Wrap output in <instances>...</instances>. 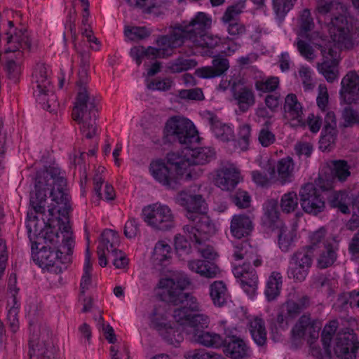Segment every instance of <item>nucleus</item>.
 Instances as JSON below:
<instances>
[{"label":"nucleus","instance_id":"63","mask_svg":"<svg viewBox=\"0 0 359 359\" xmlns=\"http://www.w3.org/2000/svg\"><path fill=\"white\" fill-rule=\"evenodd\" d=\"M306 122L309 130L313 133H317L322 126V118L313 114L309 115Z\"/></svg>","mask_w":359,"mask_h":359},{"label":"nucleus","instance_id":"41","mask_svg":"<svg viewBox=\"0 0 359 359\" xmlns=\"http://www.w3.org/2000/svg\"><path fill=\"white\" fill-rule=\"evenodd\" d=\"M282 285L283 276L280 273L272 272L268 278L264 291L266 297L269 301H273L280 295Z\"/></svg>","mask_w":359,"mask_h":359},{"label":"nucleus","instance_id":"5","mask_svg":"<svg viewBox=\"0 0 359 359\" xmlns=\"http://www.w3.org/2000/svg\"><path fill=\"white\" fill-rule=\"evenodd\" d=\"M190 284L189 278L184 276H175L173 278H163L158 283V288L161 290L167 301L182 306L173 311V318L181 325L189 326V321L202 311V305L198 299L190 293L183 291Z\"/></svg>","mask_w":359,"mask_h":359},{"label":"nucleus","instance_id":"45","mask_svg":"<svg viewBox=\"0 0 359 359\" xmlns=\"http://www.w3.org/2000/svg\"><path fill=\"white\" fill-rule=\"evenodd\" d=\"M197 65L196 60L180 57L168 64V69L171 73H180L194 68Z\"/></svg>","mask_w":359,"mask_h":359},{"label":"nucleus","instance_id":"56","mask_svg":"<svg viewBox=\"0 0 359 359\" xmlns=\"http://www.w3.org/2000/svg\"><path fill=\"white\" fill-rule=\"evenodd\" d=\"M177 96L183 100H203L204 95L199 88L191 89H183L178 91Z\"/></svg>","mask_w":359,"mask_h":359},{"label":"nucleus","instance_id":"8","mask_svg":"<svg viewBox=\"0 0 359 359\" xmlns=\"http://www.w3.org/2000/svg\"><path fill=\"white\" fill-rule=\"evenodd\" d=\"M254 251L255 248L246 241L233 243L232 259L236 262L245 260L243 265L233 267V273L242 289L251 299L255 295L258 283L257 272L250 265V259L254 257Z\"/></svg>","mask_w":359,"mask_h":359},{"label":"nucleus","instance_id":"25","mask_svg":"<svg viewBox=\"0 0 359 359\" xmlns=\"http://www.w3.org/2000/svg\"><path fill=\"white\" fill-rule=\"evenodd\" d=\"M223 352L231 359H247L252 355V351L248 341L232 336L229 341L224 339Z\"/></svg>","mask_w":359,"mask_h":359},{"label":"nucleus","instance_id":"32","mask_svg":"<svg viewBox=\"0 0 359 359\" xmlns=\"http://www.w3.org/2000/svg\"><path fill=\"white\" fill-rule=\"evenodd\" d=\"M189 269L202 277L207 278H215L220 273L219 267L213 262L196 259L188 262Z\"/></svg>","mask_w":359,"mask_h":359},{"label":"nucleus","instance_id":"52","mask_svg":"<svg viewBox=\"0 0 359 359\" xmlns=\"http://www.w3.org/2000/svg\"><path fill=\"white\" fill-rule=\"evenodd\" d=\"M186 359H225L221 354L208 352L203 349H195L184 354Z\"/></svg>","mask_w":359,"mask_h":359},{"label":"nucleus","instance_id":"34","mask_svg":"<svg viewBox=\"0 0 359 359\" xmlns=\"http://www.w3.org/2000/svg\"><path fill=\"white\" fill-rule=\"evenodd\" d=\"M232 95L239 109L243 112L247 111L255 103V93L250 87L233 88Z\"/></svg>","mask_w":359,"mask_h":359},{"label":"nucleus","instance_id":"59","mask_svg":"<svg viewBox=\"0 0 359 359\" xmlns=\"http://www.w3.org/2000/svg\"><path fill=\"white\" fill-rule=\"evenodd\" d=\"M297 46L301 55L306 60L311 61L315 58L316 55L312 47L308 43L303 41V39L298 37Z\"/></svg>","mask_w":359,"mask_h":359},{"label":"nucleus","instance_id":"48","mask_svg":"<svg viewBox=\"0 0 359 359\" xmlns=\"http://www.w3.org/2000/svg\"><path fill=\"white\" fill-rule=\"evenodd\" d=\"M338 321L333 320L326 324L323 330L321 340L325 351H328L333 335L336 333L338 327Z\"/></svg>","mask_w":359,"mask_h":359},{"label":"nucleus","instance_id":"44","mask_svg":"<svg viewBox=\"0 0 359 359\" xmlns=\"http://www.w3.org/2000/svg\"><path fill=\"white\" fill-rule=\"evenodd\" d=\"M335 238L328 236L325 227H320L309 235V245L305 248H309V251L314 250L316 248L322 249L325 248V243Z\"/></svg>","mask_w":359,"mask_h":359},{"label":"nucleus","instance_id":"64","mask_svg":"<svg viewBox=\"0 0 359 359\" xmlns=\"http://www.w3.org/2000/svg\"><path fill=\"white\" fill-rule=\"evenodd\" d=\"M294 151L299 156L309 157L313 151V147L309 142H297L294 146Z\"/></svg>","mask_w":359,"mask_h":359},{"label":"nucleus","instance_id":"47","mask_svg":"<svg viewBox=\"0 0 359 359\" xmlns=\"http://www.w3.org/2000/svg\"><path fill=\"white\" fill-rule=\"evenodd\" d=\"M332 173L340 182H344L351 175L350 166L344 160H336L332 162Z\"/></svg>","mask_w":359,"mask_h":359},{"label":"nucleus","instance_id":"18","mask_svg":"<svg viewBox=\"0 0 359 359\" xmlns=\"http://www.w3.org/2000/svg\"><path fill=\"white\" fill-rule=\"evenodd\" d=\"M245 8V1L240 0L228 6L221 18L222 25L232 40L239 38L246 32L245 26L238 20Z\"/></svg>","mask_w":359,"mask_h":359},{"label":"nucleus","instance_id":"15","mask_svg":"<svg viewBox=\"0 0 359 359\" xmlns=\"http://www.w3.org/2000/svg\"><path fill=\"white\" fill-rule=\"evenodd\" d=\"M321 328L320 323L316 319H312L310 315H302L297 320L291 330L293 341L301 342L306 341L313 355H318L320 347L316 344L319 338Z\"/></svg>","mask_w":359,"mask_h":359},{"label":"nucleus","instance_id":"23","mask_svg":"<svg viewBox=\"0 0 359 359\" xmlns=\"http://www.w3.org/2000/svg\"><path fill=\"white\" fill-rule=\"evenodd\" d=\"M17 279L15 274L10 276L8 284L7 300V320L9 327L13 332H16L19 329L18 313L20 310V302L17 298L19 288L16 286Z\"/></svg>","mask_w":359,"mask_h":359},{"label":"nucleus","instance_id":"21","mask_svg":"<svg viewBox=\"0 0 359 359\" xmlns=\"http://www.w3.org/2000/svg\"><path fill=\"white\" fill-rule=\"evenodd\" d=\"M168 312L164 306L156 307L149 316L150 325L156 330L169 343L174 344L175 342L180 343L182 337L177 334L175 338V333L177 332L167 319Z\"/></svg>","mask_w":359,"mask_h":359},{"label":"nucleus","instance_id":"54","mask_svg":"<svg viewBox=\"0 0 359 359\" xmlns=\"http://www.w3.org/2000/svg\"><path fill=\"white\" fill-rule=\"evenodd\" d=\"M298 74L304 90H312L314 88V83L312 79L311 69L306 66H302L299 69Z\"/></svg>","mask_w":359,"mask_h":359},{"label":"nucleus","instance_id":"50","mask_svg":"<svg viewBox=\"0 0 359 359\" xmlns=\"http://www.w3.org/2000/svg\"><path fill=\"white\" fill-rule=\"evenodd\" d=\"M207 241L199 240L198 241L194 242L197 251L201 257L205 259H215L217 257V253L213 246L207 243Z\"/></svg>","mask_w":359,"mask_h":359},{"label":"nucleus","instance_id":"62","mask_svg":"<svg viewBox=\"0 0 359 359\" xmlns=\"http://www.w3.org/2000/svg\"><path fill=\"white\" fill-rule=\"evenodd\" d=\"M114 257L113 264L116 269H125L128 264V259L121 250L111 254Z\"/></svg>","mask_w":359,"mask_h":359},{"label":"nucleus","instance_id":"49","mask_svg":"<svg viewBox=\"0 0 359 359\" xmlns=\"http://www.w3.org/2000/svg\"><path fill=\"white\" fill-rule=\"evenodd\" d=\"M279 79L276 76H271L264 80H259L255 82V88L262 93L275 91L279 86Z\"/></svg>","mask_w":359,"mask_h":359},{"label":"nucleus","instance_id":"11","mask_svg":"<svg viewBox=\"0 0 359 359\" xmlns=\"http://www.w3.org/2000/svg\"><path fill=\"white\" fill-rule=\"evenodd\" d=\"M34 95L41 108L52 111L55 106L56 95L53 90L50 79V70L43 63L36 65L32 75Z\"/></svg>","mask_w":359,"mask_h":359},{"label":"nucleus","instance_id":"7","mask_svg":"<svg viewBox=\"0 0 359 359\" xmlns=\"http://www.w3.org/2000/svg\"><path fill=\"white\" fill-rule=\"evenodd\" d=\"M88 69L80 67L77 85L79 92L72 110V118L79 125L81 133L87 139H92L97 134V103L89 97L86 84L88 82Z\"/></svg>","mask_w":359,"mask_h":359},{"label":"nucleus","instance_id":"3","mask_svg":"<svg viewBox=\"0 0 359 359\" xmlns=\"http://www.w3.org/2000/svg\"><path fill=\"white\" fill-rule=\"evenodd\" d=\"M350 28L351 24L345 15L335 16L328 25L331 41L321 46L323 62L317 65L318 71L327 82L332 83L338 78L340 50L352 46Z\"/></svg>","mask_w":359,"mask_h":359},{"label":"nucleus","instance_id":"36","mask_svg":"<svg viewBox=\"0 0 359 359\" xmlns=\"http://www.w3.org/2000/svg\"><path fill=\"white\" fill-rule=\"evenodd\" d=\"M209 294L212 304L216 307H222L229 300L230 295L224 283L216 280L209 286Z\"/></svg>","mask_w":359,"mask_h":359},{"label":"nucleus","instance_id":"10","mask_svg":"<svg viewBox=\"0 0 359 359\" xmlns=\"http://www.w3.org/2000/svg\"><path fill=\"white\" fill-rule=\"evenodd\" d=\"M186 217L191 221L199 219L196 226L187 225L184 231L187 232L191 241L199 240L209 241L210 238L217 233L219 229V224L206 216L208 212L207 203H182Z\"/></svg>","mask_w":359,"mask_h":359},{"label":"nucleus","instance_id":"14","mask_svg":"<svg viewBox=\"0 0 359 359\" xmlns=\"http://www.w3.org/2000/svg\"><path fill=\"white\" fill-rule=\"evenodd\" d=\"M310 304V298L307 295L302 294L297 290H292L278 309L277 323L283 329L287 328L290 323L307 309Z\"/></svg>","mask_w":359,"mask_h":359},{"label":"nucleus","instance_id":"57","mask_svg":"<svg viewBox=\"0 0 359 359\" xmlns=\"http://www.w3.org/2000/svg\"><path fill=\"white\" fill-rule=\"evenodd\" d=\"M173 81L169 78H163L158 80H153L147 83V88L151 90L166 91L171 88Z\"/></svg>","mask_w":359,"mask_h":359},{"label":"nucleus","instance_id":"28","mask_svg":"<svg viewBox=\"0 0 359 359\" xmlns=\"http://www.w3.org/2000/svg\"><path fill=\"white\" fill-rule=\"evenodd\" d=\"M240 170L234 165L219 170L215 177V184L222 190L233 189L241 181Z\"/></svg>","mask_w":359,"mask_h":359},{"label":"nucleus","instance_id":"40","mask_svg":"<svg viewBox=\"0 0 359 359\" xmlns=\"http://www.w3.org/2000/svg\"><path fill=\"white\" fill-rule=\"evenodd\" d=\"M331 208H337L344 214L352 212L351 219L347 222V229L353 231L359 226V203H330Z\"/></svg>","mask_w":359,"mask_h":359},{"label":"nucleus","instance_id":"46","mask_svg":"<svg viewBox=\"0 0 359 359\" xmlns=\"http://www.w3.org/2000/svg\"><path fill=\"white\" fill-rule=\"evenodd\" d=\"M151 31L146 27L125 26L124 35L130 41H141L149 37Z\"/></svg>","mask_w":359,"mask_h":359},{"label":"nucleus","instance_id":"9","mask_svg":"<svg viewBox=\"0 0 359 359\" xmlns=\"http://www.w3.org/2000/svg\"><path fill=\"white\" fill-rule=\"evenodd\" d=\"M167 163L174 170L172 171L161 159L151 162L149 171L154 180L168 189H175L180 181L185 180V165L187 163L179 152H170L166 155Z\"/></svg>","mask_w":359,"mask_h":359},{"label":"nucleus","instance_id":"17","mask_svg":"<svg viewBox=\"0 0 359 359\" xmlns=\"http://www.w3.org/2000/svg\"><path fill=\"white\" fill-rule=\"evenodd\" d=\"M312 263V254L308 248H302L295 251L290 257L287 271L288 278L298 283L304 281Z\"/></svg>","mask_w":359,"mask_h":359},{"label":"nucleus","instance_id":"2","mask_svg":"<svg viewBox=\"0 0 359 359\" xmlns=\"http://www.w3.org/2000/svg\"><path fill=\"white\" fill-rule=\"evenodd\" d=\"M165 131L168 135L173 136L181 144L186 145L180 155L187 163L182 165L185 167V180L196 177L194 172L195 165H203L210 162L215 156V151L211 147L191 149L189 146L200 141L198 133L189 119L182 116H173L165 124Z\"/></svg>","mask_w":359,"mask_h":359},{"label":"nucleus","instance_id":"33","mask_svg":"<svg viewBox=\"0 0 359 359\" xmlns=\"http://www.w3.org/2000/svg\"><path fill=\"white\" fill-rule=\"evenodd\" d=\"M252 229V224L249 217L243 215L233 216L230 224V231L234 238L241 239L247 236Z\"/></svg>","mask_w":359,"mask_h":359},{"label":"nucleus","instance_id":"51","mask_svg":"<svg viewBox=\"0 0 359 359\" xmlns=\"http://www.w3.org/2000/svg\"><path fill=\"white\" fill-rule=\"evenodd\" d=\"M297 0H273V8L277 16L283 18L292 8Z\"/></svg>","mask_w":359,"mask_h":359},{"label":"nucleus","instance_id":"24","mask_svg":"<svg viewBox=\"0 0 359 359\" xmlns=\"http://www.w3.org/2000/svg\"><path fill=\"white\" fill-rule=\"evenodd\" d=\"M303 108L295 94H288L285 98L283 106L284 119L291 127L304 126Z\"/></svg>","mask_w":359,"mask_h":359},{"label":"nucleus","instance_id":"29","mask_svg":"<svg viewBox=\"0 0 359 359\" xmlns=\"http://www.w3.org/2000/svg\"><path fill=\"white\" fill-rule=\"evenodd\" d=\"M229 68V62L226 58L215 56L212 61V66L198 68L195 74L202 79H212L224 74Z\"/></svg>","mask_w":359,"mask_h":359},{"label":"nucleus","instance_id":"43","mask_svg":"<svg viewBox=\"0 0 359 359\" xmlns=\"http://www.w3.org/2000/svg\"><path fill=\"white\" fill-rule=\"evenodd\" d=\"M277 230L280 249L284 252H288L297 238L296 230L294 228H288L284 224Z\"/></svg>","mask_w":359,"mask_h":359},{"label":"nucleus","instance_id":"22","mask_svg":"<svg viewBox=\"0 0 359 359\" xmlns=\"http://www.w3.org/2000/svg\"><path fill=\"white\" fill-rule=\"evenodd\" d=\"M37 330L38 326L30 325V359H52V343L48 338V334L44 330L43 333L39 336L35 333Z\"/></svg>","mask_w":359,"mask_h":359},{"label":"nucleus","instance_id":"13","mask_svg":"<svg viewBox=\"0 0 359 359\" xmlns=\"http://www.w3.org/2000/svg\"><path fill=\"white\" fill-rule=\"evenodd\" d=\"M318 184L319 189H316L312 183L302 187L299 191L302 202H344L348 198L346 191L333 190V180L319 177Z\"/></svg>","mask_w":359,"mask_h":359},{"label":"nucleus","instance_id":"39","mask_svg":"<svg viewBox=\"0 0 359 359\" xmlns=\"http://www.w3.org/2000/svg\"><path fill=\"white\" fill-rule=\"evenodd\" d=\"M171 246L165 241H158L152 253V262L155 266H165L172 257Z\"/></svg>","mask_w":359,"mask_h":359},{"label":"nucleus","instance_id":"12","mask_svg":"<svg viewBox=\"0 0 359 359\" xmlns=\"http://www.w3.org/2000/svg\"><path fill=\"white\" fill-rule=\"evenodd\" d=\"M189 323L187 332L191 341L212 348H219L223 346L224 338L219 334L203 330L210 324V318L207 314H196Z\"/></svg>","mask_w":359,"mask_h":359},{"label":"nucleus","instance_id":"16","mask_svg":"<svg viewBox=\"0 0 359 359\" xmlns=\"http://www.w3.org/2000/svg\"><path fill=\"white\" fill-rule=\"evenodd\" d=\"M143 220L153 228L168 230L173 226V215L166 205L151 203L144 206L142 210Z\"/></svg>","mask_w":359,"mask_h":359},{"label":"nucleus","instance_id":"4","mask_svg":"<svg viewBox=\"0 0 359 359\" xmlns=\"http://www.w3.org/2000/svg\"><path fill=\"white\" fill-rule=\"evenodd\" d=\"M211 24L210 16L203 12H198L189 22L184 21L172 27L170 36L163 37L160 43H168L177 48L189 41L194 47L213 48L219 45L221 39L206 33Z\"/></svg>","mask_w":359,"mask_h":359},{"label":"nucleus","instance_id":"60","mask_svg":"<svg viewBox=\"0 0 359 359\" xmlns=\"http://www.w3.org/2000/svg\"><path fill=\"white\" fill-rule=\"evenodd\" d=\"M258 140L264 147H268L276 141L275 135L267 128L260 130L258 135Z\"/></svg>","mask_w":359,"mask_h":359},{"label":"nucleus","instance_id":"26","mask_svg":"<svg viewBox=\"0 0 359 359\" xmlns=\"http://www.w3.org/2000/svg\"><path fill=\"white\" fill-rule=\"evenodd\" d=\"M202 117L210 125L211 131L217 139L222 142L233 140L234 131L231 125L222 123L215 114L210 111H203Z\"/></svg>","mask_w":359,"mask_h":359},{"label":"nucleus","instance_id":"27","mask_svg":"<svg viewBox=\"0 0 359 359\" xmlns=\"http://www.w3.org/2000/svg\"><path fill=\"white\" fill-rule=\"evenodd\" d=\"M339 93L346 103L359 101V75L356 72L350 71L344 76Z\"/></svg>","mask_w":359,"mask_h":359},{"label":"nucleus","instance_id":"42","mask_svg":"<svg viewBox=\"0 0 359 359\" xmlns=\"http://www.w3.org/2000/svg\"><path fill=\"white\" fill-rule=\"evenodd\" d=\"M120 244L119 236L115 231L105 229L102 233V238L98 247H101L108 253H114L118 251Z\"/></svg>","mask_w":359,"mask_h":359},{"label":"nucleus","instance_id":"53","mask_svg":"<svg viewBox=\"0 0 359 359\" xmlns=\"http://www.w3.org/2000/svg\"><path fill=\"white\" fill-rule=\"evenodd\" d=\"M251 127L248 124H243L239 127L238 144L242 151H246L250 145Z\"/></svg>","mask_w":359,"mask_h":359},{"label":"nucleus","instance_id":"38","mask_svg":"<svg viewBox=\"0 0 359 359\" xmlns=\"http://www.w3.org/2000/svg\"><path fill=\"white\" fill-rule=\"evenodd\" d=\"M297 26V34L299 38L305 39L309 41H311L314 22L309 9H304L301 12L298 19Z\"/></svg>","mask_w":359,"mask_h":359},{"label":"nucleus","instance_id":"1","mask_svg":"<svg viewBox=\"0 0 359 359\" xmlns=\"http://www.w3.org/2000/svg\"><path fill=\"white\" fill-rule=\"evenodd\" d=\"M69 203H29L26 221L34 262L43 270L62 272L60 255L74 247Z\"/></svg>","mask_w":359,"mask_h":359},{"label":"nucleus","instance_id":"19","mask_svg":"<svg viewBox=\"0 0 359 359\" xmlns=\"http://www.w3.org/2000/svg\"><path fill=\"white\" fill-rule=\"evenodd\" d=\"M359 341L353 330L339 331L334 338V352L341 359H355Z\"/></svg>","mask_w":359,"mask_h":359},{"label":"nucleus","instance_id":"55","mask_svg":"<svg viewBox=\"0 0 359 359\" xmlns=\"http://www.w3.org/2000/svg\"><path fill=\"white\" fill-rule=\"evenodd\" d=\"M344 127L359 124V111L350 107H345L342 112Z\"/></svg>","mask_w":359,"mask_h":359},{"label":"nucleus","instance_id":"20","mask_svg":"<svg viewBox=\"0 0 359 359\" xmlns=\"http://www.w3.org/2000/svg\"><path fill=\"white\" fill-rule=\"evenodd\" d=\"M165 36H170V34L163 35L158 38L156 43L158 48L148 46L147 48L142 46L133 47L130 50V55L140 66L144 60H152L157 57H164L172 54V50L176 47L170 46L168 43L161 44L160 41Z\"/></svg>","mask_w":359,"mask_h":359},{"label":"nucleus","instance_id":"35","mask_svg":"<svg viewBox=\"0 0 359 359\" xmlns=\"http://www.w3.org/2000/svg\"><path fill=\"white\" fill-rule=\"evenodd\" d=\"M325 248L320 249L318 257L317 266L320 269H326L332 266L337 259L338 242L336 239H331L325 243Z\"/></svg>","mask_w":359,"mask_h":359},{"label":"nucleus","instance_id":"6","mask_svg":"<svg viewBox=\"0 0 359 359\" xmlns=\"http://www.w3.org/2000/svg\"><path fill=\"white\" fill-rule=\"evenodd\" d=\"M29 197V202H46L48 199L52 202H70L72 196L65 172L57 166L39 170Z\"/></svg>","mask_w":359,"mask_h":359},{"label":"nucleus","instance_id":"30","mask_svg":"<svg viewBox=\"0 0 359 359\" xmlns=\"http://www.w3.org/2000/svg\"><path fill=\"white\" fill-rule=\"evenodd\" d=\"M263 210L261 224L265 231H273L283 225L279 217V203H265Z\"/></svg>","mask_w":359,"mask_h":359},{"label":"nucleus","instance_id":"61","mask_svg":"<svg viewBox=\"0 0 359 359\" xmlns=\"http://www.w3.org/2000/svg\"><path fill=\"white\" fill-rule=\"evenodd\" d=\"M140 233V229L137 221L135 219H130L127 221L124 227V235L126 238L132 239Z\"/></svg>","mask_w":359,"mask_h":359},{"label":"nucleus","instance_id":"37","mask_svg":"<svg viewBox=\"0 0 359 359\" xmlns=\"http://www.w3.org/2000/svg\"><path fill=\"white\" fill-rule=\"evenodd\" d=\"M295 164L290 156L278 160L276 165L278 179L282 184L290 183L294 178Z\"/></svg>","mask_w":359,"mask_h":359},{"label":"nucleus","instance_id":"58","mask_svg":"<svg viewBox=\"0 0 359 359\" xmlns=\"http://www.w3.org/2000/svg\"><path fill=\"white\" fill-rule=\"evenodd\" d=\"M318 94L316 98L317 105L322 111H325L329 102L327 88L325 84H320L318 88Z\"/></svg>","mask_w":359,"mask_h":359},{"label":"nucleus","instance_id":"31","mask_svg":"<svg viewBox=\"0 0 359 359\" xmlns=\"http://www.w3.org/2000/svg\"><path fill=\"white\" fill-rule=\"evenodd\" d=\"M247 327L255 343L259 346H264L267 340L264 320L258 316L251 317L248 319Z\"/></svg>","mask_w":359,"mask_h":359}]
</instances>
